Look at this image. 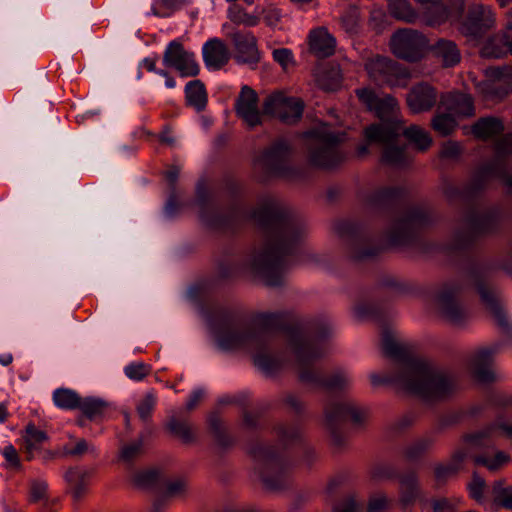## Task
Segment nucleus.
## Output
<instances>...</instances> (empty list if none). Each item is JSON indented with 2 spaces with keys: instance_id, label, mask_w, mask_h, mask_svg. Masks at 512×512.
Segmentation results:
<instances>
[{
  "instance_id": "f257e3e1",
  "label": "nucleus",
  "mask_w": 512,
  "mask_h": 512,
  "mask_svg": "<svg viewBox=\"0 0 512 512\" xmlns=\"http://www.w3.org/2000/svg\"><path fill=\"white\" fill-rule=\"evenodd\" d=\"M275 332H283L287 338L302 381L329 391L342 390L350 384V376L342 370L335 371L328 379L322 378L315 364L325 351L323 336L309 334L297 326H289L284 314H259L254 319L253 329L243 330L233 324H225L218 332L217 342L224 350H261L266 338Z\"/></svg>"
},
{
  "instance_id": "f03ea898",
  "label": "nucleus",
  "mask_w": 512,
  "mask_h": 512,
  "mask_svg": "<svg viewBox=\"0 0 512 512\" xmlns=\"http://www.w3.org/2000/svg\"><path fill=\"white\" fill-rule=\"evenodd\" d=\"M382 349L394 361L395 373L371 374L372 385L390 384L426 400H441L456 391L457 380L451 373L416 357L407 345L397 340L393 331H383Z\"/></svg>"
},
{
  "instance_id": "7ed1b4c3",
  "label": "nucleus",
  "mask_w": 512,
  "mask_h": 512,
  "mask_svg": "<svg viewBox=\"0 0 512 512\" xmlns=\"http://www.w3.org/2000/svg\"><path fill=\"white\" fill-rule=\"evenodd\" d=\"M253 220L263 230L265 242L253 259L254 271L268 286H278L283 281L287 257L304 235L300 223L277 201L266 200L258 207Z\"/></svg>"
},
{
  "instance_id": "20e7f679",
  "label": "nucleus",
  "mask_w": 512,
  "mask_h": 512,
  "mask_svg": "<svg viewBox=\"0 0 512 512\" xmlns=\"http://www.w3.org/2000/svg\"><path fill=\"white\" fill-rule=\"evenodd\" d=\"M303 136L306 140L308 160L312 166L331 168L347 156V150L342 146L346 134L332 130L327 123H319Z\"/></svg>"
},
{
  "instance_id": "39448f33",
  "label": "nucleus",
  "mask_w": 512,
  "mask_h": 512,
  "mask_svg": "<svg viewBox=\"0 0 512 512\" xmlns=\"http://www.w3.org/2000/svg\"><path fill=\"white\" fill-rule=\"evenodd\" d=\"M399 136L396 125L381 123L372 124L365 129V137L368 142H376L384 145L382 162L391 166L401 167L409 163L410 158L406 147L395 145Z\"/></svg>"
},
{
  "instance_id": "423d86ee",
  "label": "nucleus",
  "mask_w": 512,
  "mask_h": 512,
  "mask_svg": "<svg viewBox=\"0 0 512 512\" xmlns=\"http://www.w3.org/2000/svg\"><path fill=\"white\" fill-rule=\"evenodd\" d=\"M389 49L396 58L414 63L426 55L429 40L416 29L401 28L391 35Z\"/></svg>"
},
{
  "instance_id": "0eeeda50",
  "label": "nucleus",
  "mask_w": 512,
  "mask_h": 512,
  "mask_svg": "<svg viewBox=\"0 0 512 512\" xmlns=\"http://www.w3.org/2000/svg\"><path fill=\"white\" fill-rule=\"evenodd\" d=\"M365 70L374 81L390 87L404 88L410 80L409 70L395 60L381 55H374L365 62Z\"/></svg>"
},
{
  "instance_id": "6e6552de",
  "label": "nucleus",
  "mask_w": 512,
  "mask_h": 512,
  "mask_svg": "<svg viewBox=\"0 0 512 512\" xmlns=\"http://www.w3.org/2000/svg\"><path fill=\"white\" fill-rule=\"evenodd\" d=\"M422 8V21L430 27H437L445 22H458L463 14L464 0H413Z\"/></svg>"
},
{
  "instance_id": "1a4fd4ad",
  "label": "nucleus",
  "mask_w": 512,
  "mask_h": 512,
  "mask_svg": "<svg viewBox=\"0 0 512 512\" xmlns=\"http://www.w3.org/2000/svg\"><path fill=\"white\" fill-rule=\"evenodd\" d=\"M254 457L258 461V472L267 489L278 490L283 488L288 481V472L281 458L270 448H261L254 451Z\"/></svg>"
},
{
  "instance_id": "9d476101",
  "label": "nucleus",
  "mask_w": 512,
  "mask_h": 512,
  "mask_svg": "<svg viewBox=\"0 0 512 512\" xmlns=\"http://www.w3.org/2000/svg\"><path fill=\"white\" fill-rule=\"evenodd\" d=\"M304 103L301 99L288 97L283 92L269 95L263 104V112L285 123L298 121L303 113Z\"/></svg>"
},
{
  "instance_id": "9b49d317",
  "label": "nucleus",
  "mask_w": 512,
  "mask_h": 512,
  "mask_svg": "<svg viewBox=\"0 0 512 512\" xmlns=\"http://www.w3.org/2000/svg\"><path fill=\"white\" fill-rule=\"evenodd\" d=\"M163 64L176 70L182 77H195L200 71L194 52L186 50L179 40L168 43L163 54Z\"/></svg>"
},
{
  "instance_id": "f8f14e48",
  "label": "nucleus",
  "mask_w": 512,
  "mask_h": 512,
  "mask_svg": "<svg viewBox=\"0 0 512 512\" xmlns=\"http://www.w3.org/2000/svg\"><path fill=\"white\" fill-rule=\"evenodd\" d=\"M290 159V148L285 142L279 141L255 160L254 168L268 176H286Z\"/></svg>"
},
{
  "instance_id": "ddd939ff",
  "label": "nucleus",
  "mask_w": 512,
  "mask_h": 512,
  "mask_svg": "<svg viewBox=\"0 0 512 512\" xmlns=\"http://www.w3.org/2000/svg\"><path fill=\"white\" fill-rule=\"evenodd\" d=\"M223 30L234 46L238 61L246 64L259 62L257 38L251 31L232 29L227 23L223 25Z\"/></svg>"
},
{
  "instance_id": "4468645a",
  "label": "nucleus",
  "mask_w": 512,
  "mask_h": 512,
  "mask_svg": "<svg viewBox=\"0 0 512 512\" xmlns=\"http://www.w3.org/2000/svg\"><path fill=\"white\" fill-rule=\"evenodd\" d=\"M495 14L484 5H474L469 9L466 19L462 22L461 32L473 38L482 37L495 26Z\"/></svg>"
},
{
  "instance_id": "2eb2a0df",
  "label": "nucleus",
  "mask_w": 512,
  "mask_h": 512,
  "mask_svg": "<svg viewBox=\"0 0 512 512\" xmlns=\"http://www.w3.org/2000/svg\"><path fill=\"white\" fill-rule=\"evenodd\" d=\"M357 96L359 100L381 120L394 118L399 112V103L397 99L391 95L379 97L373 90L363 88L357 91Z\"/></svg>"
},
{
  "instance_id": "dca6fc26",
  "label": "nucleus",
  "mask_w": 512,
  "mask_h": 512,
  "mask_svg": "<svg viewBox=\"0 0 512 512\" xmlns=\"http://www.w3.org/2000/svg\"><path fill=\"white\" fill-rule=\"evenodd\" d=\"M48 442V435L45 431L38 429L34 424H28L23 435V452L28 461L35 457H41L43 460L53 458V453L45 450Z\"/></svg>"
},
{
  "instance_id": "f3484780",
  "label": "nucleus",
  "mask_w": 512,
  "mask_h": 512,
  "mask_svg": "<svg viewBox=\"0 0 512 512\" xmlns=\"http://www.w3.org/2000/svg\"><path fill=\"white\" fill-rule=\"evenodd\" d=\"M236 113L249 127H254L261 123V115L258 108V97L256 92L243 86L236 101Z\"/></svg>"
},
{
  "instance_id": "a211bd4d",
  "label": "nucleus",
  "mask_w": 512,
  "mask_h": 512,
  "mask_svg": "<svg viewBox=\"0 0 512 512\" xmlns=\"http://www.w3.org/2000/svg\"><path fill=\"white\" fill-rule=\"evenodd\" d=\"M464 447L460 448L453 454V466H437L434 470L435 477L443 480L451 474H454L461 462L468 458V454L475 451L482 445H485V436L483 434H469L464 439Z\"/></svg>"
},
{
  "instance_id": "6ab92c4d",
  "label": "nucleus",
  "mask_w": 512,
  "mask_h": 512,
  "mask_svg": "<svg viewBox=\"0 0 512 512\" xmlns=\"http://www.w3.org/2000/svg\"><path fill=\"white\" fill-rule=\"evenodd\" d=\"M437 101V91L428 83H419L407 94L406 102L414 114L431 110Z\"/></svg>"
},
{
  "instance_id": "aec40b11",
  "label": "nucleus",
  "mask_w": 512,
  "mask_h": 512,
  "mask_svg": "<svg viewBox=\"0 0 512 512\" xmlns=\"http://www.w3.org/2000/svg\"><path fill=\"white\" fill-rule=\"evenodd\" d=\"M498 345L477 350L471 360V370L474 378L481 383L494 380V371L491 368L493 355L497 352Z\"/></svg>"
},
{
  "instance_id": "412c9836",
  "label": "nucleus",
  "mask_w": 512,
  "mask_h": 512,
  "mask_svg": "<svg viewBox=\"0 0 512 512\" xmlns=\"http://www.w3.org/2000/svg\"><path fill=\"white\" fill-rule=\"evenodd\" d=\"M325 415L330 424L347 420L360 424L366 419L367 411L352 402H341L328 405L325 408Z\"/></svg>"
},
{
  "instance_id": "4be33fe9",
  "label": "nucleus",
  "mask_w": 512,
  "mask_h": 512,
  "mask_svg": "<svg viewBox=\"0 0 512 512\" xmlns=\"http://www.w3.org/2000/svg\"><path fill=\"white\" fill-rule=\"evenodd\" d=\"M476 434H483L486 444L468 454V457L471 456L473 458L475 465L484 466L489 471H497L510 462V456L503 451H496L493 454H476L482 448H489L492 443L490 433L477 432Z\"/></svg>"
},
{
  "instance_id": "5701e85b",
  "label": "nucleus",
  "mask_w": 512,
  "mask_h": 512,
  "mask_svg": "<svg viewBox=\"0 0 512 512\" xmlns=\"http://www.w3.org/2000/svg\"><path fill=\"white\" fill-rule=\"evenodd\" d=\"M307 42L309 51L318 58L331 56L336 47L335 38L325 27L312 29L307 36Z\"/></svg>"
},
{
  "instance_id": "b1692460",
  "label": "nucleus",
  "mask_w": 512,
  "mask_h": 512,
  "mask_svg": "<svg viewBox=\"0 0 512 512\" xmlns=\"http://www.w3.org/2000/svg\"><path fill=\"white\" fill-rule=\"evenodd\" d=\"M495 80L484 83L483 92L489 98H501L512 91V68L496 67L491 69Z\"/></svg>"
},
{
  "instance_id": "393cba45",
  "label": "nucleus",
  "mask_w": 512,
  "mask_h": 512,
  "mask_svg": "<svg viewBox=\"0 0 512 512\" xmlns=\"http://www.w3.org/2000/svg\"><path fill=\"white\" fill-rule=\"evenodd\" d=\"M202 54L204 63L210 70H220L230 59L227 45L217 38L210 39L204 44Z\"/></svg>"
},
{
  "instance_id": "a878e982",
  "label": "nucleus",
  "mask_w": 512,
  "mask_h": 512,
  "mask_svg": "<svg viewBox=\"0 0 512 512\" xmlns=\"http://www.w3.org/2000/svg\"><path fill=\"white\" fill-rule=\"evenodd\" d=\"M437 306L447 320L459 324L465 318V312L456 299L455 291H443L437 297Z\"/></svg>"
},
{
  "instance_id": "bb28decb",
  "label": "nucleus",
  "mask_w": 512,
  "mask_h": 512,
  "mask_svg": "<svg viewBox=\"0 0 512 512\" xmlns=\"http://www.w3.org/2000/svg\"><path fill=\"white\" fill-rule=\"evenodd\" d=\"M441 103L453 115L471 117L475 114L473 99L468 94L448 93L442 97Z\"/></svg>"
},
{
  "instance_id": "cd10ccee",
  "label": "nucleus",
  "mask_w": 512,
  "mask_h": 512,
  "mask_svg": "<svg viewBox=\"0 0 512 512\" xmlns=\"http://www.w3.org/2000/svg\"><path fill=\"white\" fill-rule=\"evenodd\" d=\"M431 51L433 56L442 63L443 67H453L457 65L461 60L460 50L456 43L451 40H438L431 47Z\"/></svg>"
},
{
  "instance_id": "c85d7f7f",
  "label": "nucleus",
  "mask_w": 512,
  "mask_h": 512,
  "mask_svg": "<svg viewBox=\"0 0 512 512\" xmlns=\"http://www.w3.org/2000/svg\"><path fill=\"white\" fill-rule=\"evenodd\" d=\"M48 484L44 480H33L30 483V502L43 501L41 512H56L59 506V499L47 497Z\"/></svg>"
},
{
  "instance_id": "c756f323",
  "label": "nucleus",
  "mask_w": 512,
  "mask_h": 512,
  "mask_svg": "<svg viewBox=\"0 0 512 512\" xmlns=\"http://www.w3.org/2000/svg\"><path fill=\"white\" fill-rule=\"evenodd\" d=\"M65 479L74 499L79 500L86 493L90 473L83 468H70L65 473Z\"/></svg>"
},
{
  "instance_id": "7c9ffc66",
  "label": "nucleus",
  "mask_w": 512,
  "mask_h": 512,
  "mask_svg": "<svg viewBox=\"0 0 512 512\" xmlns=\"http://www.w3.org/2000/svg\"><path fill=\"white\" fill-rule=\"evenodd\" d=\"M185 98L187 105L200 112L206 108L207 92L204 84L200 80H193L186 84Z\"/></svg>"
},
{
  "instance_id": "2f4dec72",
  "label": "nucleus",
  "mask_w": 512,
  "mask_h": 512,
  "mask_svg": "<svg viewBox=\"0 0 512 512\" xmlns=\"http://www.w3.org/2000/svg\"><path fill=\"white\" fill-rule=\"evenodd\" d=\"M503 130L502 121L495 117L481 118L472 126L474 136L483 140L490 139L502 133Z\"/></svg>"
},
{
  "instance_id": "473e14b6",
  "label": "nucleus",
  "mask_w": 512,
  "mask_h": 512,
  "mask_svg": "<svg viewBox=\"0 0 512 512\" xmlns=\"http://www.w3.org/2000/svg\"><path fill=\"white\" fill-rule=\"evenodd\" d=\"M390 14L397 20L415 23L419 14L409 0H386Z\"/></svg>"
},
{
  "instance_id": "72a5a7b5",
  "label": "nucleus",
  "mask_w": 512,
  "mask_h": 512,
  "mask_svg": "<svg viewBox=\"0 0 512 512\" xmlns=\"http://www.w3.org/2000/svg\"><path fill=\"white\" fill-rule=\"evenodd\" d=\"M53 402L56 407L63 410H75L80 406V395L68 388H58L53 392Z\"/></svg>"
},
{
  "instance_id": "f704fd0d",
  "label": "nucleus",
  "mask_w": 512,
  "mask_h": 512,
  "mask_svg": "<svg viewBox=\"0 0 512 512\" xmlns=\"http://www.w3.org/2000/svg\"><path fill=\"white\" fill-rule=\"evenodd\" d=\"M492 499L498 507L512 510V485L505 480L495 481L491 488Z\"/></svg>"
},
{
  "instance_id": "c9c22d12",
  "label": "nucleus",
  "mask_w": 512,
  "mask_h": 512,
  "mask_svg": "<svg viewBox=\"0 0 512 512\" xmlns=\"http://www.w3.org/2000/svg\"><path fill=\"white\" fill-rule=\"evenodd\" d=\"M479 294L481 295L482 300L486 303L487 307L494 315L500 326H506L508 321L505 316V313L499 306L496 301V296L494 292L486 285L480 284L478 287Z\"/></svg>"
},
{
  "instance_id": "e433bc0d",
  "label": "nucleus",
  "mask_w": 512,
  "mask_h": 512,
  "mask_svg": "<svg viewBox=\"0 0 512 512\" xmlns=\"http://www.w3.org/2000/svg\"><path fill=\"white\" fill-rule=\"evenodd\" d=\"M342 73L338 66L323 70L317 77L319 87L325 91H336L342 85Z\"/></svg>"
},
{
  "instance_id": "4c0bfd02",
  "label": "nucleus",
  "mask_w": 512,
  "mask_h": 512,
  "mask_svg": "<svg viewBox=\"0 0 512 512\" xmlns=\"http://www.w3.org/2000/svg\"><path fill=\"white\" fill-rule=\"evenodd\" d=\"M227 17L236 25H243L245 27L257 26L260 18L256 15L249 14L239 5H231L227 10Z\"/></svg>"
},
{
  "instance_id": "58836bf2",
  "label": "nucleus",
  "mask_w": 512,
  "mask_h": 512,
  "mask_svg": "<svg viewBox=\"0 0 512 512\" xmlns=\"http://www.w3.org/2000/svg\"><path fill=\"white\" fill-rule=\"evenodd\" d=\"M404 136L415 146L421 150H427L432 144L430 134L423 128L412 125L404 130Z\"/></svg>"
},
{
  "instance_id": "ea45409f",
  "label": "nucleus",
  "mask_w": 512,
  "mask_h": 512,
  "mask_svg": "<svg viewBox=\"0 0 512 512\" xmlns=\"http://www.w3.org/2000/svg\"><path fill=\"white\" fill-rule=\"evenodd\" d=\"M457 127L452 113H438L432 119V128L440 135L447 136Z\"/></svg>"
},
{
  "instance_id": "a19ab883",
  "label": "nucleus",
  "mask_w": 512,
  "mask_h": 512,
  "mask_svg": "<svg viewBox=\"0 0 512 512\" xmlns=\"http://www.w3.org/2000/svg\"><path fill=\"white\" fill-rule=\"evenodd\" d=\"M188 3V0H154L152 11L159 17H168Z\"/></svg>"
},
{
  "instance_id": "79ce46f5",
  "label": "nucleus",
  "mask_w": 512,
  "mask_h": 512,
  "mask_svg": "<svg viewBox=\"0 0 512 512\" xmlns=\"http://www.w3.org/2000/svg\"><path fill=\"white\" fill-rule=\"evenodd\" d=\"M78 409L89 419H96L103 414L106 404L93 398H81Z\"/></svg>"
},
{
  "instance_id": "37998d69",
  "label": "nucleus",
  "mask_w": 512,
  "mask_h": 512,
  "mask_svg": "<svg viewBox=\"0 0 512 512\" xmlns=\"http://www.w3.org/2000/svg\"><path fill=\"white\" fill-rule=\"evenodd\" d=\"M464 503L462 497L452 496L433 500V512H456Z\"/></svg>"
},
{
  "instance_id": "c03bdc74",
  "label": "nucleus",
  "mask_w": 512,
  "mask_h": 512,
  "mask_svg": "<svg viewBox=\"0 0 512 512\" xmlns=\"http://www.w3.org/2000/svg\"><path fill=\"white\" fill-rule=\"evenodd\" d=\"M157 404V396L153 391L147 392L138 402L136 410L139 417L146 421L151 417Z\"/></svg>"
},
{
  "instance_id": "a18cd8bd",
  "label": "nucleus",
  "mask_w": 512,
  "mask_h": 512,
  "mask_svg": "<svg viewBox=\"0 0 512 512\" xmlns=\"http://www.w3.org/2000/svg\"><path fill=\"white\" fill-rule=\"evenodd\" d=\"M168 429L171 433L181 438L184 442H191L195 435L190 425L185 421L171 419L168 423Z\"/></svg>"
},
{
  "instance_id": "49530a36",
  "label": "nucleus",
  "mask_w": 512,
  "mask_h": 512,
  "mask_svg": "<svg viewBox=\"0 0 512 512\" xmlns=\"http://www.w3.org/2000/svg\"><path fill=\"white\" fill-rule=\"evenodd\" d=\"M125 375L134 381H141L149 375L150 366L142 362H134L125 367Z\"/></svg>"
},
{
  "instance_id": "de8ad7c7",
  "label": "nucleus",
  "mask_w": 512,
  "mask_h": 512,
  "mask_svg": "<svg viewBox=\"0 0 512 512\" xmlns=\"http://www.w3.org/2000/svg\"><path fill=\"white\" fill-rule=\"evenodd\" d=\"M469 496L475 501L482 503L486 490V482L483 478L474 474L471 482L467 486Z\"/></svg>"
},
{
  "instance_id": "09e8293b",
  "label": "nucleus",
  "mask_w": 512,
  "mask_h": 512,
  "mask_svg": "<svg viewBox=\"0 0 512 512\" xmlns=\"http://www.w3.org/2000/svg\"><path fill=\"white\" fill-rule=\"evenodd\" d=\"M341 26L349 34H354L358 30L359 17L356 9H350L341 16Z\"/></svg>"
},
{
  "instance_id": "8fccbe9b",
  "label": "nucleus",
  "mask_w": 512,
  "mask_h": 512,
  "mask_svg": "<svg viewBox=\"0 0 512 512\" xmlns=\"http://www.w3.org/2000/svg\"><path fill=\"white\" fill-rule=\"evenodd\" d=\"M272 57L273 60L283 68V70H287L294 64L293 53L288 48H279L273 50Z\"/></svg>"
},
{
  "instance_id": "3c124183",
  "label": "nucleus",
  "mask_w": 512,
  "mask_h": 512,
  "mask_svg": "<svg viewBox=\"0 0 512 512\" xmlns=\"http://www.w3.org/2000/svg\"><path fill=\"white\" fill-rule=\"evenodd\" d=\"M159 473L154 470L140 472L135 477V482L139 486L149 487L157 484Z\"/></svg>"
},
{
  "instance_id": "603ef678",
  "label": "nucleus",
  "mask_w": 512,
  "mask_h": 512,
  "mask_svg": "<svg viewBox=\"0 0 512 512\" xmlns=\"http://www.w3.org/2000/svg\"><path fill=\"white\" fill-rule=\"evenodd\" d=\"M143 451V446L141 441L133 442L129 445H126L121 450V458L124 461L130 462L138 457Z\"/></svg>"
},
{
  "instance_id": "864d4df0",
  "label": "nucleus",
  "mask_w": 512,
  "mask_h": 512,
  "mask_svg": "<svg viewBox=\"0 0 512 512\" xmlns=\"http://www.w3.org/2000/svg\"><path fill=\"white\" fill-rule=\"evenodd\" d=\"M254 363L266 372H272L276 368L275 360L260 351L255 353Z\"/></svg>"
},
{
  "instance_id": "5fc2aeb1",
  "label": "nucleus",
  "mask_w": 512,
  "mask_h": 512,
  "mask_svg": "<svg viewBox=\"0 0 512 512\" xmlns=\"http://www.w3.org/2000/svg\"><path fill=\"white\" fill-rule=\"evenodd\" d=\"M417 495V486L413 479L402 483V500L408 504L414 501Z\"/></svg>"
},
{
  "instance_id": "6e6d98bb",
  "label": "nucleus",
  "mask_w": 512,
  "mask_h": 512,
  "mask_svg": "<svg viewBox=\"0 0 512 512\" xmlns=\"http://www.w3.org/2000/svg\"><path fill=\"white\" fill-rule=\"evenodd\" d=\"M2 454L11 467H20L19 455L16 448L9 444L3 448Z\"/></svg>"
},
{
  "instance_id": "4d7b16f0",
  "label": "nucleus",
  "mask_w": 512,
  "mask_h": 512,
  "mask_svg": "<svg viewBox=\"0 0 512 512\" xmlns=\"http://www.w3.org/2000/svg\"><path fill=\"white\" fill-rule=\"evenodd\" d=\"M277 435L282 442L289 443L299 437V431L295 428L279 427L277 429Z\"/></svg>"
},
{
  "instance_id": "13d9d810",
  "label": "nucleus",
  "mask_w": 512,
  "mask_h": 512,
  "mask_svg": "<svg viewBox=\"0 0 512 512\" xmlns=\"http://www.w3.org/2000/svg\"><path fill=\"white\" fill-rule=\"evenodd\" d=\"M360 506L359 504L353 500V499H346L337 504L333 512H359Z\"/></svg>"
},
{
  "instance_id": "bf43d9fd",
  "label": "nucleus",
  "mask_w": 512,
  "mask_h": 512,
  "mask_svg": "<svg viewBox=\"0 0 512 512\" xmlns=\"http://www.w3.org/2000/svg\"><path fill=\"white\" fill-rule=\"evenodd\" d=\"M496 151L500 155L512 152V132L497 142Z\"/></svg>"
},
{
  "instance_id": "052dcab7",
  "label": "nucleus",
  "mask_w": 512,
  "mask_h": 512,
  "mask_svg": "<svg viewBox=\"0 0 512 512\" xmlns=\"http://www.w3.org/2000/svg\"><path fill=\"white\" fill-rule=\"evenodd\" d=\"M461 152V147L457 142H447L441 151V155L445 158H455Z\"/></svg>"
},
{
  "instance_id": "680f3d73",
  "label": "nucleus",
  "mask_w": 512,
  "mask_h": 512,
  "mask_svg": "<svg viewBox=\"0 0 512 512\" xmlns=\"http://www.w3.org/2000/svg\"><path fill=\"white\" fill-rule=\"evenodd\" d=\"M90 449L89 443L84 439L77 440L76 444L72 448H66V454L77 456L88 452Z\"/></svg>"
},
{
  "instance_id": "e2e57ef3",
  "label": "nucleus",
  "mask_w": 512,
  "mask_h": 512,
  "mask_svg": "<svg viewBox=\"0 0 512 512\" xmlns=\"http://www.w3.org/2000/svg\"><path fill=\"white\" fill-rule=\"evenodd\" d=\"M387 506V500L385 497H376L370 500L368 506V512H379Z\"/></svg>"
},
{
  "instance_id": "0e129e2a",
  "label": "nucleus",
  "mask_w": 512,
  "mask_h": 512,
  "mask_svg": "<svg viewBox=\"0 0 512 512\" xmlns=\"http://www.w3.org/2000/svg\"><path fill=\"white\" fill-rule=\"evenodd\" d=\"M385 18V13L382 9H374L371 12L370 24L377 30H381L380 22Z\"/></svg>"
},
{
  "instance_id": "69168bd1",
  "label": "nucleus",
  "mask_w": 512,
  "mask_h": 512,
  "mask_svg": "<svg viewBox=\"0 0 512 512\" xmlns=\"http://www.w3.org/2000/svg\"><path fill=\"white\" fill-rule=\"evenodd\" d=\"M203 397H204V391L203 390H200V389L199 390H195L191 394L189 400L187 401V404H186L187 409L188 410L194 409L198 405V403L203 399Z\"/></svg>"
},
{
  "instance_id": "338daca9",
  "label": "nucleus",
  "mask_w": 512,
  "mask_h": 512,
  "mask_svg": "<svg viewBox=\"0 0 512 512\" xmlns=\"http://www.w3.org/2000/svg\"><path fill=\"white\" fill-rule=\"evenodd\" d=\"M509 18H512V8L508 12ZM505 44L508 47L510 53L512 54V19L509 20L505 34H504Z\"/></svg>"
},
{
  "instance_id": "774afa93",
  "label": "nucleus",
  "mask_w": 512,
  "mask_h": 512,
  "mask_svg": "<svg viewBox=\"0 0 512 512\" xmlns=\"http://www.w3.org/2000/svg\"><path fill=\"white\" fill-rule=\"evenodd\" d=\"M184 482L182 481H174L172 483H170L167 487V493L170 495V496H174V495H177L179 493H181L183 490H184Z\"/></svg>"
}]
</instances>
